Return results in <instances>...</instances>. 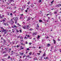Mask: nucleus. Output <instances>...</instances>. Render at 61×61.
<instances>
[{
    "label": "nucleus",
    "mask_w": 61,
    "mask_h": 61,
    "mask_svg": "<svg viewBox=\"0 0 61 61\" xmlns=\"http://www.w3.org/2000/svg\"><path fill=\"white\" fill-rule=\"evenodd\" d=\"M30 17H29L28 18V19L27 20V21H28L29 20H30Z\"/></svg>",
    "instance_id": "nucleus-6"
},
{
    "label": "nucleus",
    "mask_w": 61,
    "mask_h": 61,
    "mask_svg": "<svg viewBox=\"0 0 61 61\" xmlns=\"http://www.w3.org/2000/svg\"><path fill=\"white\" fill-rule=\"evenodd\" d=\"M37 54L38 55H40V53H37Z\"/></svg>",
    "instance_id": "nucleus-61"
},
{
    "label": "nucleus",
    "mask_w": 61,
    "mask_h": 61,
    "mask_svg": "<svg viewBox=\"0 0 61 61\" xmlns=\"http://www.w3.org/2000/svg\"><path fill=\"white\" fill-rule=\"evenodd\" d=\"M49 38V37L47 36L46 37V38L47 39V38Z\"/></svg>",
    "instance_id": "nucleus-48"
},
{
    "label": "nucleus",
    "mask_w": 61,
    "mask_h": 61,
    "mask_svg": "<svg viewBox=\"0 0 61 61\" xmlns=\"http://www.w3.org/2000/svg\"><path fill=\"white\" fill-rule=\"evenodd\" d=\"M39 37H40V36H38V37H37V39H38V38H39Z\"/></svg>",
    "instance_id": "nucleus-26"
},
{
    "label": "nucleus",
    "mask_w": 61,
    "mask_h": 61,
    "mask_svg": "<svg viewBox=\"0 0 61 61\" xmlns=\"http://www.w3.org/2000/svg\"><path fill=\"white\" fill-rule=\"evenodd\" d=\"M29 44L30 45H31V43H29Z\"/></svg>",
    "instance_id": "nucleus-57"
},
{
    "label": "nucleus",
    "mask_w": 61,
    "mask_h": 61,
    "mask_svg": "<svg viewBox=\"0 0 61 61\" xmlns=\"http://www.w3.org/2000/svg\"><path fill=\"white\" fill-rule=\"evenodd\" d=\"M8 55L7 54H5L4 55V56H7Z\"/></svg>",
    "instance_id": "nucleus-30"
},
{
    "label": "nucleus",
    "mask_w": 61,
    "mask_h": 61,
    "mask_svg": "<svg viewBox=\"0 0 61 61\" xmlns=\"http://www.w3.org/2000/svg\"><path fill=\"white\" fill-rule=\"evenodd\" d=\"M8 2H10V3H11V2H14V0H8Z\"/></svg>",
    "instance_id": "nucleus-5"
},
{
    "label": "nucleus",
    "mask_w": 61,
    "mask_h": 61,
    "mask_svg": "<svg viewBox=\"0 0 61 61\" xmlns=\"http://www.w3.org/2000/svg\"><path fill=\"white\" fill-rule=\"evenodd\" d=\"M27 57H29V58H31V57H30L29 56H27Z\"/></svg>",
    "instance_id": "nucleus-22"
},
{
    "label": "nucleus",
    "mask_w": 61,
    "mask_h": 61,
    "mask_svg": "<svg viewBox=\"0 0 61 61\" xmlns=\"http://www.w3.org/2000/svg\"><path fill=\"white\" fill-rule=\"evenodd\" d=\"M37 34V32H35L33 34V35L34 36V35H36V34Z\"/></svg>",
    "instance_id": "nucleus-10"
},
{
    "label": "nucleus",
    "mask_w": 61,
    "mask_h": 61,
    "mask_svg": "<svg viewBox=\"0 0 61 61\" xmlns=\"http://www.w3.org/2000/svg\"><path fill=\"white\" fill-rule=\"evenodd\" d=\"M31 54L32 53L30 52L29 53V55H31Z\"/></svg>",
    "instance_id": "nucleus-23"
},
{
    "label": "nucleus",
    "mask_w": 61,
    "mask_h": 61,
    "mask_svg": "<svg viewBox=\"0 0 61 61\" xmlns=\"http://www.w3.org/2000/svg\"><path fill=\"white\" fill-rule=\"evenodd\" d=\"M13 20H14L15 22H17V20H18V18H14L12 19Z\"/></svg>",
    "instance_id": "nucleus-2"
},
{
    "label": "nucleus",
    "mask_w": 61,
    "mask_h": 61,
    "mask_svg": "<svg viewBox=\"0 0 61 61\" xmlns=\"http://www.w3.org/2000/svg\"><path fill=\"white\" fill-rule=\"evenodd\" d=\"M19 42V41H16V44H17V43H18Z\"/></svg>",
    "instance_id": "nucleus-27"
},
{
    "label": "nucleus",
    "mask_w": 61,
    "mask_h": 61,
    "mask_svg": "<svg viewBox=\"0 0 61 61\" xmlns=\"http://www.w3.org/2000/svg\"><path fill=\"white\" fill-rule=\"evenodd\" d=\"M27 37H30V36H29V35H28L27 36Z\"/></svg>",
    "instance_id": "nucleus-34"
},
{
    "label": "nucleus",
    "mask_w": 61,
    "mask_h": 61,
    "mask_svg": "<svg viewBox=\"0 0 61 61\" xmlns=\"http://www.w3.org/2000/svg\"><path fill=\"white\" fill-rule=\"evenodd\" d=\"M24 54V53H22L21 54L22 55H23V54Z\"/></svg>",
    "instance_id": "nucleus-59"
},
{
    "label": "nucleus",
    "mask_w": 61,
    "mask_h": 61,
    "mask_svg": "<svg viewBox=\"0 0 61 61\" xmlns=\"http://www.w3.org/2000/svg\"><path fill=\"white\" fill-rule=\"evenodd\" d=\"M61 6V4H58V5H56V6Z\"/></svg>",
    "instance_id": "nucleus-7"
},
{
    "label": "nucleus",
    "mask_w": 61,
    "mask_h": 61,
    "mask_svg": "<svg viewBox=\"0 0 61 61\" xmlns=\"http://www.w3.org/2000/svg\"><path fill=\"white\" fill-rule=\"evenodd\" d=\"M15 13H16V11H15L13 12V14H15Z\"/></svg>",
    "instance_id": "nucleus-33"
},
{
    "label": "nucleus",
    "mask_w": 61,
    "mask_h": 61,
    "mask_svg": "<svg viewBox=\"0 0 61 61\" xmlns=\"http://www.w3.org/2000/svg\"><path fill=\"white\" fill-rule=\"evenodd\" d=\"M20 15H21V16H23V14H21Z\"/></svg>",
    "instance_id": "nucleus-56"
},
{
    "label": "nucleus",
    "mask_w": 61,
    "mask_h": 61,
    "mask_svg": "<svg viewBox=\"0 0 61 61\" xmlns=\"http://www.w3.org/2000/svg\"><path fill=\"white\" fill-rule=\"evenodd\" d=\"M30 39H32V37H30L29 38Z\"/></svg>",
    "instance_id": "nucleus-64"
},
{
    "label": "nucleus",
    "mask_w": 61,
    "mask_h": 61,
    "mask_svg": "<svg viewBox=\"0 0 61 61\" xmlns=\"http://www.w3.org/2000/svg\"><path fill=\"white\" fill-rule=\"evenodd\" d=\"M46 56V53H44L43 55V56Z\"/></svg>",
    "instance_id": "nucleus-13"
},
{
    "label": "nucleus",
    "mask_w": 61,
    "mask_h": 61,
    "mask_svg": "<svg viewBox=\"0 0 61 61\" xmlns=\"http://www.w3.org/2000/svg\"><path fill=\"white\" fill-rule=\"evenodd\" d=\"M3 41H4V42H5V40H4V39L3 40Z\"/></svg>",
    "instance_id": "nucleus-44"
},
{
    "label": "nucleus",
    "mask_w": 61,
    "mask_h": 61,
    "mask_svg": "<svg viewBox=\"0 0 61 61\" xmlns=\"http://www.w3.org/2000/svg\"><path fill=\"white\" fill-rule=\"evenodd\" d=\"M51 45H50V44H48L47 46L48 47H49V46H50Z\"/></svg>",
    "instance_id": "nucleus-9"
},
{
    "label": "nucleus",
    "mask_w": 61,
    "mask_h": 61,
    "mask_svg": "<svg viewBox=\"0 0 61 61\" xmlns=\"http://www.w3.org/2000/svg\"><path fill=\"white\" fill-rule=\"evenodd\" d=\"M8 27L9 28H11V27H10V26H9Z\"/></svg>",
    "instance_id": "nucleus-52"
},
{
    "label": "nucleus",
    "mask_w": 61,
    "mask_h": 61,
    "mask_svg": "<svg viewBox=\"0 0 61 61\" xmlns=\"http://www.w3.org/2000/svg\"><path fill=\"white\" fill-rule=\"evenodd\" d=\"M1 40H4V39H3V37H2L1 38Z\"/></svg>",
    "instance_id": "nucleus-43"
},
{
    "label": "nucleus",
    "mask_w": 61,
    "mask_h": 61,
    "mask_svg": "<svg viewBox=\"0 0 61 61\" xmlns=\"http://www.w3.org/2000/svg\"><path fill=\"white\" fill-rule=\"evenodd\" d=\"M16 31L17 32H19V30H17V29L16 30Z\"/></svg>",
    "instance_id": "nucleus-37"
},
{
    "label": "nucleus",
    "mask_w": 61,
    "mask_h": 61,
    "mask_svg": "<svg viewBox=\"0 0 61 61\" xmlns=\"http://www.w3.org/2000/svg\"><path fill=\"white\" fill-rule=\"evenodd\" d=\"M52 49H53V47H51V50H52Z\"/></svg>",
    "instance_id": "nucleus-51"
},
{
    "label": "nucleus",
    "mask_w": 61,
    "mask_h": 61,
    "mask_svg": "<svg viewBox=\"0 0 61 61\" xmlns=\"http://www.w3.org/2000/svg\"><path fill=\"white\" fill-rule=\"evenodd\" d=\"M20 48L21 49H24V47H23L22 46H21L20 47Z\"/></svg>",
    "instance_id": "nucleus-14"
},
{
    "label": "nucleus",
    "mask_w": 61,
    "mask_h": 61,
    "mask_svg": "<svg viewBox=\"0 0 61 61\" xmlns=\"http://www.w3.org/2000/svg\"><path fill=\"white\" fill-rule=\"evenodd\" d=\"M7 30V29H6L5 30V29H3L2 30V31L3 32H5L4 33L5 34H6L7 33V31L6 30Z\"/></svg>",
    "instance_id": "nucleus-3"
},
{
    "label": "nucleus",
    "mask_w": 61,
    "mask_h": 61,
    "mask_svg": "<svg viewBox=\"0 0 61 61\" xmlns=\"http://www.w3.org/2000/svg\"><path fill=\"white\" fill-rule=\"evenodd\" d=\"M25 11L26 12H27V10H25Z\"/></svg>",
    "instance_id": "nucleus-63"
},
{
    "label": "nucleus",
    "mask_w": 61,
    "mask_h": 61,
    "mask_svg": "<svg viewBox=\"0 0 61 61\" xmlns=\"http://www.w3.org/2000/svg\"><path fill=\"white\" fill-rule=\"evenodd\" d=\"M12 43H13V45H14V41H13Z\"/></svg>",
    "instance_id": "nucleus-47"
},
{
    "label": "nucleus",
    "mask_w": 61,
    "mask_h": 61,
    "mask_svg": "<svg viewBox=\"0 0 61 61\" xmlns=\"http://www.w3.org/2000/svg\"><path fill=\"white\" fill-rule=\"evenodd\" d=\"M10 15H11L12 16V15H13V14H12V13H11L10 14Z\"/></svg>",
    "instance_id": "nucleus-38"
},
{
    "label": "nucleus",
    "mask_w": 61,
    "mask_h": 61,
    "mask_svg": "<svg viewBox=\"0 0 61 61\" xmlns=\"http://www.w3.org/2000/svg\"><path fill=\"white\" fill-rule=\"evenodd\" d=\"M0 18H2L3 17L1 16V15H0Z\"/></svg>",
    "instance_id": "nucleus-35"
},
{
    "label": "nucleus",
    "mask_w": 61,
    "mask_h": 61,
    "mask_svg": "<svg viewBox=\"0 0 61 61\" xmlns=\"http://www.w3.org/2000/svg\"><path fill=\"white\" fill-rule=\"evenodd\" d=\"M20 38L21 39H22H22H23V37H22V36H21V37L20 36Z\"/></svg>",
    "instance_id": "nucleus-24"
},
{
    "label": "nucleus",
    "mask_w": 61,
    "mask_h": 61,
    "mask_svg": "<svg viewBox=\"0 0 61 61\" xmlns=\"http://www.w3.org/2000/svg\"><path fill=\"white\" fill-rule=\"evenodd\" d=\"M2 0H0V2H2Z\"/></svg>",
    "instance_id": "nucleus-49"
},
{
    "label": "nucleus",
    "mask_w": 61,
    "mask_h": 61,
    "mask_svg": "<svg viewBox=\"0 0 61 61\" xmlns=\"http://www.w3.org/2000/svg\"><path fill=\"white\" fill-rule=\"evenodd\" d=\"M16 47H19V46L18 45H17V46Z\"/></svg>",
    "instance_id": "nucleus-55"
},
{
    "label": "nucleus",
    "mask_w": 61,
    "mask_h": 61,
    "mask_svg": "<svg viewBox=\"0 0 61 61\" xmlns=\"http://www.w3.org/2000/svg\"><path fill=\"white\" fill-rule=\"evenodd\" d=\"M25 60H27V58H26L25 59Z\"/></svg>",
    "instance_id": "nucleus-58"
},
{
    "label": "nucleus",
    "mask_w": 61,
    "mask_h": 61,
    "mask_svg": "<svg viewBox=\"0 0 61 61\" xmlns=\"http://www.w3.org/2000/svg\"><path fill=\"white\" fill-rule=\"evenodd\" d=\"M2 21L3 22H5V20H2Z\"/></svg>",
    "instance_id": "nucleus-46"
},
{
    "label": "nucleus",
    "mask_w": 61,
    "mask_h": 61,
    "mask_svg": "<svg viewBox=\"0 0 61 61\" xmlns=\"http://www.w3.org/2000/svg\"><path fill=\"white\" fill-rule=\"evenodd\" d=\"M17 25H19V26H21L20 25H19V24L18 23V24H17Z\"/></svg>",
    "instance_id": "nucleus-40"
},
{
    "label": "nucleus",
    "mask_w": 61,
    "mask_h": 61,
    "mask_svg": "<svg viewBox=\"0 0 61 61\" xmlns=\"http://www.w3.org/2000/svg\"><path fill=\"white\" fill-rule=\"evenodd\" d=\"M37 58H34V60H37Z\"/></svg>",
    "instance_id": "nucleus-20"
},
{
    "label": "nucleus",
    "mask_w": 61,
    "mask_h": 61,
    "mask_svg": "<svg viewBox=\"0 0 61 61\" xmlns=\"http://www.w3.org/2000/svg\"><path fill=\"white\" fill-rule=\"evenodd\" d=\"M17 37L18 38H19L20 37V36H17Z\"/></svg>",
    "instance_id": "nucleus-25"
},
{
    "label": "nucleus",
    "mask_w": 61,
    "mask_h": 61,
    "mask_svg": "<svg viewBox=\"0 0 61 61\" xmlns=\"http://www.w3.org/2000/svg\"><path fill=\"white\" fill-rule=\"evenodd\" d=\"M53 41L54 44H56V41L55 40H53Z\"/></svg>",
    "instance_id": "nucleus-11"
},
{
    "label": "nucleus",
    "mask_w": 61,
    "mask_h": 61,
    "mask_svg": "<svg viewBox=\"0 0 61 61\" xmlns=\"http://www.w3.org/2000/svg\"><path fill=\"white\" fill-rule=\"evenodd\" d=\"M30 7H33L34 6V5H33V4H31V5H30Z\"/></svg>",
    "instance_id": "nucleus-15"
},
{
    "label": "nucleus",
    "mask_w": 61,
    "mask_h": 61,
    "mask_svg": "<svg viewBox=\"0 0 61 61\" xmlns=\"http://www.w3.org/2000/svg\"><path fill=\"white\" fill-rule=\"evenodd\" d=\"M37 27H39V26H38V24H37Z\"/></svg>",
    "instance_id": "nucleus-36"
},
{
    "label": "nucleus",
    "mask_w": 61,
    "mask_h": 61,
    "mask_svg": "<svg viewBox=\"0 0 61 61\" xmlns=\"http://www.w3.org/2000/svg\"><path fill=\"white\" fill-rule=\"evenodd\" d=\"M1 29H3V27H1Z\"/></svg>",
    "instance_id": "nucleus-60"
},
{
    "label": "nucleus",
    "mask_w": 61,
    "mask_h": 61,
    "mask_svg": "<svg viewBox=\"0 0 61 61\" xmlns=\"http://www.w3.org/2000/svg\"><path fill=\"white\" fill-rule=\"evenodd\" d=\"M13 20L12 19H11L10 21V23L11 25H13V24L14 23V22L13 21Z\"/></svg>",
    "instance_id": "nucleus-1"
},
{
    "label": "nucleus",
    "mask_w": 61,
    "mask_h": 61,
    "mask_svg": "<svg viewBox=\"0 0 61 61\" xmlns=\"http://www.w3.org/2000/svg\"><path fill=\"white\" fill-rule=\"evenodd\" d=\"M10 57H10V56H9L8 57V58H10Z\"/></svg>",
    "instance_id": "nucleus-50"
},
{
    "label": "nucleus",
    "mask_w": 61,
    "mask_h": 61,
    "mask_svg": "<svg viewBox=\"0 0 61 61\" xmlns=\"http://www.w3.org/2000/svg\"><path fill=\"white\" fill-rule=\"evenodd\" d=\"M30 50V49L29 48H27V50Z\"/></svg>",
    "instance_id": "nucleus-32"
},
{
    "label": "nucleus",
    "mask_w": 61,
    "mask_h": 61,
    "mask_svg": "<svg viewBox=\"0 0 61 61\" xmlns=\"http://www.w3.org/2000/svg\"><path fill=\"white\" fill-rule=\"evenodd\" d=\"M30 31H32V30H33V29L30 28Z\"/></svg>",
    "instance_id": "nucleus-28"
},
{
    "label": "nucleus",
    "mask_w": 61,
    "mask_h": 61,
    "mask_svg": "<svg viewBox=\"0 0 61 61\" xmlns=\"http://www.w3.org/2000/svg\"><path fill=\"white\" fill-rule=\"evenodd\" d=\"M5 53V51H4V52H3L2 53V54H4V53Z\"/></svg>",
    "instance_id": "nucleus-45"
},
{
    "label": "nucleus",
    "mask_w": 61,
    "mask_h": 61,
    "mask_svg": "<svg viewBox=\"0 0 61 61\" xmlns=\"http://www.w3.org/2000/svg\"><path fill=\"white\" fill-rule=\"evenodd\" d=\"M50 15H52V13L51 12H50Z\"/></svg>",
    "instance_id": "nucleus-17"
},
{
    "label": "nucleus",
    "mask_w": 61,
    "mask_h": 61,
    "mask_svg": "<svg viewBox=\"0 0 61 61\" xmlns=\"http://www.w3.org/2000/svg\"><path fill=\"white\" fill-rule=\"evenodd\" d=\"M29 26L28 25H27V26H24L23 27V28L24 29H26V28H28V27Z\"/></svg>",
    "instance_id": "nucleus-4"
},
{
    "label": "nucleus",
    "mask_w": 61,
    "mask_h": 61,
    "mask_svg": "<svg viewBox=\"0 0 61 61\" xmlns=\"http://www.w3.org/2000/svg\"><path fill=\"white\" fill-rule=\"evenodd\" d=\"M28 38H26V37H25V39H27Z\"/></svg>",
    "instance_id": "nucleus-41"
},
{
    "label": "nucleus",
    "mask_w": 61,
    "mask_h": 61,
    "mask_svg": "<svg viewBox=\"0 0 61 61\" xmlns=\"http://www.w3.org/2000/svg\"><path fill=\"white\" fill-rule=\"evenodd\" d=\"M14 27H15V28H17V27H18V26H16L15 25H14Z\"/></svg>",
    "instance_id": "nucleus-18"
},
{
    "label": "nucleus",
    "mask_w": 61,
    "mask_h": 61,
    "mask_svg": "<svg viewBox=\"0 0 61 61\" xmlns=\"http://www.w3.org/2000/svg\"><path fill=\"white\" fill-rule=\"evenodd\" d=\"M41 2V0H40L39 1V3H40V2Z\"/></svg>",
    "instance_id": "nucleus-31"
},
{
    "label": "nucleus",
    "mask_w": 61,
    "mask_h": 61,
    "mask_svg": "<svg viewBox=\"0 0 61 61\" xmlns=\"http://www.w3.org/2000/svg\"><path fill=\"white\" fill-rule=\"evenodd\" d=\"M13 55V53H12L11 54H10V56H12V55Z\"/></svg>",
    "instance_id": "nucleus-42"
},
{
    "label": "nucleus",
    "mask_w": 61,
    "mask_h": 61,
    "mask_svg": "<svg viewBox=\"0 0 61 61\" xmlns=\"http://www.w3.org/2000/svg\"><path fill=\"white\" fill-rule=\"evenodd\" d=\"M40 14L41 15V16H43V13H42V12H41V13H40Z\"/></svg>",
    "instance_id": "nucleus-8"
},
{
    "label": "nucleus",
    "mask_w": 61,
    "mask_h": 61,
    "mask_svg": "<svg viewBox=\"0 0 61 61\" xmlns=\"http://www.w3.org/2000/svg\"><path fill=\"white\" fill-rule=\"evenodd\" d=\"M20 41L21 42H23V41H24L23 40H21Z\"/></svg>",
    "instance_id": "nucleus-53"
},
{
    "label": "nucleus",
    "mask_w": 61,
    "mask_h": 61,
    "mask_svg": "<svg viewBox=\"0 0 61 61\" xmlns=\"http://www.w3.org/2000/svg\"><path fill=\"white\" fill-rule=\"evenodd\" d=\"M4 25H5V26H6V23H4Z\"/></svg>",
    "instance_id": "nucleus-16"
},
{
    "label": "nucleus",
    "mask_w": 61,
    "mask_h": 61,
    "mask_svg": "<svg viewBox=\"0 0 61 61\" xmlns=\"http://www.w3.org/2000/svg\"><path fill=\"white\" fill-rule=\"evenodd\" d=\"M19 31H20V33H22V30H20Z\"/></svg>",
    "instance_id": "nucleus-29"
},
{
    "label": "nucleus",
    "mask_w": 61,
    "mask_h": 61,
    "mask_svg": "<svg viewBox=\"0 0 61 61\" xmlns=\"http://www.w3.org/2000/svg\"><path fill=\"white\" fill-rule=\"evenodd\" d=\"M54 1L53 0L51 2V5H53V3L54 2Z\"/></svg>",
    "instance_id": "nucleus-21"
},
{
    "label": "nucleus",
    "mask_w": 61,
    "mask_h": 61,
    "mask_svg": "<svg viewBox=\"0 0 61 61\" xmlns=\"http://www.w3.org/2000/svg\"><path fill=\"white\" fill-rule=\"evenodd\" d=\"M39 21L40 22H42V20H39Z\"/></svg>",
    "instance_id": "nucleus-19"
},
{
    "label": "nucleus",
    "mask_w": 61,
    "mask_h": 61,
    "mask_svg": "<svg viewBox=\"0 0 61 61\" xmlns=\"http://www.w3.org/2000/svg\"><path fill=\"white\" fill-rule=\"evenodd\" d=\"M22 18V16H20V19H21Z\"/></svg>",
    "instance_id": "nucleus-54"
},
{
    "label": "nucleus",
    "mask_w": 61,
    "mask_h": 61,
    "mask_svg": "<svg viewBox=\"0 0 61 61\" xmlns=\"http://www.w3.org/2000/svg\"><path fill=\"white\" fill-rule=\"evenodd\" d=\"M30 2H29L27 4H28V5H29V4H30Z\"/></svg>",
    "instance_id": "nucleus-39"
},
{
    "label": "nucleus",
    "mask_w": 61,
    "mask_h": 61,
    "mask_svg": "<svg viewBox=\"0 0 61 61\" xmlns=\"http://www.w3.org/2000/svg\"><path fill=\"white\" fill-rule=\"evenodd\" d=\"M54 14H57V11H55L54 12Z\"/></svg>",
    "instance_id": "nucleus-12"
},
{
    "label": "nucleus",
    "mask_w": 61,
    "mask_h": 61,
    "mask_svg": "<svg viewBox=\"0 0 61 61\" xmlns=\"http://www.w3.org/2000/svg\"><path fill=\"white\" fill-rule=\"evenodd\" d=\"M12 32H13V33H14V32H15V31H13Z\"/></svg>",
    "instance_id": "nucleus-62"
}]
</instances>
